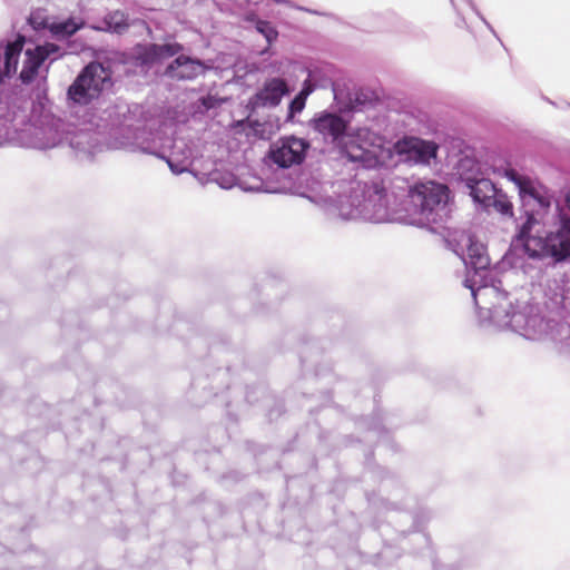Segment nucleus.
Here are the masks:
<instances>
[{"label": "nucleus", "instance_id": "27", "mask_svg": "<svg viewBox=\"0 0 570 570\" xmlns=\"http://www.w3.org/2000/svg\"><path fill=\"white\" fill-rule=\"evenodd\" d=\"M140 149H141V151H144V153H148V154H149V153H151V151H150V149H149V148H147V147H141Z\"/></svg>", "mask_w": 570, "mask_h": 570}, {"label": "nucleus", "instance_id": "16", "mask_svg": "<svg viewBox=\"0 0 570 570\" xmlns=\"http://www.w3.org/2000/svg\"><path fill=\"white\" fill-rule=\"evenodd\" d=\"M35 47L43 57V59L46 61H49V63L45 67L43 79H46L49 72L50 65L59 58H61L63 56V51H61V48L53 42H45L42 45H36Z\"/></svg>", "mask_w": 570, "mask_h": 570}, {"label": "nucleus", "instance_id": "26", "mask_svg": "<svg viewBox=\"0 0 570 570\" xmlns=\"http://www.w3.org/2000/svg\"><path fill=\"white\" fill-rule=\"evenodd\" d=\"M564 205L570 210V190L566 195Z\"/></svg>", "mask_w": 570, "mask_h": 570}, {"label": "nucleus", "instance_id": "2", "mask_svg": "<svg viewBox=\"0 0 570 570\" xmlns=\"http://www.w3.org/2000/svg\"><path fill=\"white\" fill-rule=\"evenodd\" d=\"M466 267L464 285L471 291L479 317L498 328L511 330L525 338H539L548 332L540 309L529 302L513 301L501 291L490 268L484 245L470 233H462L454 248Z\"/></svg>", "mask_w": 570, "mask_h": 570}, {"label": "nucleus", "instance_id": "12", "mask_svg": "<svg viewBox=\"0 0 570 570\" xmlns=\"http://www.w3.org/2000/svg\"><path fill=\"white\" fill-rule=\"evenodd\" d=\"M291 89L287 82L278 77L266 80L263 87L252 98V104L255 107H276L282 101L283 97L288 96Z\"/></svg>", "mask_w": 570, "mask_h": 570}, {"label": "nucleus", "instance_id": "19", "mask_svg": "<svg viewBox=\"0 0 570 570\" xmlns=\"http://www.w3.org/2000/svg\"><path fill=\"white\" fill-rule=\"evenodd\" d=\"M105 22L109 30L117 33H121L129 27L125 13L119 10L108 13Z\"/></svg>", "mask_w": 570, "mask_h": 570}, {"label": "nucleus", "instance_id": "17", "mask_svg": "<svg viewBox=\"0 0 570 570\" xmlns=\"http://www.w3.org/2000/svg\"><path fill=\"white\" fill-rule=\"evenodd\" d=\"M530 304L532 305V303H530ZM533 306H535L540 309L542 317L548 323V332L544 335H542L541 337H539L538 340L551 337L552 340H556V341L557 340L562 341L563 338H566L567 345L570 346V327L568 325H560L558 327V330L554 332L553 327L551 326L550 321L547 320V317L543 315V309L537 304H533Z\"/></svg>", "mask_w": 570, "mask_h": 570}, {"label": "nucleus", "instance_id": "25", "mask_svg": "<svg viewBox=\"0 0 570 570\" xmlns=\"http://www.w3.org/2000/svg\"><path fill=\"white\" fill-rule=\"evenodd\" d=\"M303 197H306L308 200H311L314 204H318L320 197L318 195H303Z\"/></svg>", "mask_w": 570, "mask_h": 570}, {"label": "nucleus", "instance_id": "15", "mask_svg": "<svg viewBox=\"0 0 570 570\" xmlns=\"http://www.w3.org/2000/svg\"><path fill=\"white\" fill-rule=\"evenodd\" d=\"M83 21H77L75 18H68L62 21L50 24V32L58 39H67L83 28Z\"/></svg>", "mask_w": 570, "mask_h": 570}, {"label": "nucleus", "instance_id": "21", "mask_svg": "<svg viewBox=\"0 0 570 570\" xmlns=\"http://www.w3.org/2000/svg\"><path fill=\"white\" fill-rule=\"evenodd\" d=\"M256 29L261 35L264 36L269 45L277 39L278 32L268 21L259 20L256 23Z\"/></svg>", "mask_w": 570, "mask_h": 570}, {"label": "nucleus", "instance_id": "29", "mask_svg": "<svg viewBox=\"0 0 570 570\" xmlns=\"http://www.w3.org/2000/svg\"><path fill=\"white\" fill-rule=\"evenodd\" d=\"M483 21L485 22V26H488L491 29L489 22H487L484 19H483Z\"/></svg>", "mask_w": 570, "mask_h": 570}, {"label": "nucleus", "instance_id": "24", "mask_svg": "<svg viewBox=\"0 0 570 570\" xmlns=\"http://www.w3.org/2000/svg\"><path fill=\"white\" fill-rule=\"evenodd\" d=\"M313 128L321 132V114H315L312 119Z\"/></svg>", "mask_w": 570, "mask_h": 570}, {"label": "nucleus", "instance_id": "20", "mask_svg": "<svg viewBox=\"0 0 570 570\" xmlns=\"http://www.w3.org/2000/svg\"><path fill=\"white\" fill-rule=\"evenodd\" d=\"M311 94V90L303 88L289 102L287 119H293L296 114H299L306 104V98Z\"/></svg>", "mask_w": 570, "mask_h": 570}, {"label": "nucleus", "instance_id": "7", "mask_svg": "<svg viewBox=\"0 0 570 570\" xmlns=\"http://www.w3.org/2000/svg\"><path fill=\"white\" fill-rule=\"evenodd\" d=\"M111 86V71L99 62H90L68 87V106H88Z\"/></svg>", "mask_w": 570, "mask_h": 570}, {"label": "nucleus", "instance_id": "10", "mask_svg": "<svg viewBox=\"0 0 570 570\" xmlns=\"http://www.w3.org/2000/svg\"><path fill=\"white\" fill-rule=\"evenodd\" d=\"M459 170L471 189L473 200L483 207L489 204L498 190L490 179L479 177V165L473 159L465 157L460 160Z\"/></svg>", "mask_w": 570, "mask_h": 570}, {"label": "nucleus", "instance_id": "23", "mask_svg": "<svg viewBox=\"0 0 570 570\" xmlns=\"http://www.w3.org/2000/svg\"><path fill=\"white\" fill-rule=\"evenodd\" d=\"M168 166L170 168V170L174 173V174H181L184 173L186 169L185 167L180 166V165H177V164H174L173 161L168 160Z\"/></svg>", "mask_w": 570, "mask_h": 570}, {"label": "nucleus", "instance_id": "8", "mask_svg": "<svg viewBox=\"0 0 570 570\" xmlns=\"http://www.w3.org/2000/svg\"><path fill=\"white\" fill-rule=\"evenodd\" d=\"M184 50L178 42L139 43L127 55L125 63L136 72L147 75L157 63L173 58Z\"/></svg>", "mask_w": 570, "mask_h": 570}, {"label": "nucleus", "instance_id": "30", "mask_svg": "<svg viewBox=\"0 0 570 570\" xmlns=\"http://www.w3.org/2000/svg\"><path fill=\"white\" fill-rule=\"evenodd\" d=\"M276 2H283V0H275Z\"/></svg>", "mask_w": 570, "mask_h": 570}, {"label": "nucleus", "instance_id": "1", "mask_svg": "<svg viewBox=\"0 0 570 570\" xmlns=\"http://www.w3.org/2000/svg\"><path fill=\"white\" fill-rule=\"evenodd\" d=\"M331 86L334 102L323 112V131L332 137V142L350 161L358 163L365 168L393 166L400 161L428 165L436 156V145L410 137L385 142L384 139L367 128L347 131L352 114L371 100V94L362 89L351 91L350 82L323 66V89Z\"/></svg>", "mask_w": 570, "mask_h": 570}, {"label": "nucleus", "instance_id": "13", "mask_svg": "<svg viewBox=\"0 0 570 570\" xmlns=\"http://www.w3.org/2000/svg\"><path fill=\"white\" fill-rule=\"evenodd\" d=\"M69 145L77 154L92 157L98 148V138L90 130H79L70 136Z\"/></svg>", "mask_w": 570, "mask_h": 570}, {"label": "nucleus", "instance_id": "5", "mask_svg": "<svg viewBox=\"0 0 570 570\" xmlns=\"http://www.w3.org/2000/svg\"><path fill=\"white\" fill-rule=\"evenodd\" d=\"M396 187L402 190L404 224L432 228L449 218L451 209L445 185L430 180L410 187L397 178Z\"/></svg>", "mask_w": 570, "mask_h": 570}, {"label": "nucleus", "instance_id": "14", "mask_svg": "<svg viewBox=\"0 0 570 570\" xmlns=\"http://www.w3.org/2000/svg\"><path fill=\"white\" fill-rule=\"evenodd\" d=\"M36 130V141L33 144L36 148H53L61 141V134L55 124H47Z\"/></svg>", "mask_w": 570, "mask_h": 570}, {"label": "nucleus", "instance_id": "9", "mask_svg": "<svg viewBox=\"0 0 570 570\" xmlns=\"http://www.w3.org/2000/svg\"><path fill=\"white\" fill-rule=\"evenodd\" d=\"M308 148L309 142L307 140L295 136H286L271 145L268 157L278 167L289 168L304 160Z\"/></svg>", "mask_w": 570, "mask_h": 570}, {"label": "nucleus", "instance_id": "6", "mask_svg": "<svg viewBox=\"0 0 570 570\" xmlns=\"http://www.w3.org/2000/svg\"><path fill=\"white\" fill-rule=\"evenodd\" d=\"M26 43L22 33L0 39V96L6 83L16 77L22 85H31L47 62L35 46L24 48Z\"/></svg>", "mask_w": 570, "mask_h": 570}, {"label": "nucleus", "instance_id": "4", "mask_svg": "<svg viewBox=\"0 0 570 570\" xmlns=\"http://www.w3.org/2000/svg\"><path fill=\"white\" fill-rule=\"evenodd\" d=\"M397 179L374 180L370 184L360 180H337L331 184L323 209L342 219H362L371 223H404L402 190Z\"/></svg>", "mask_w": 570, "mask_h": 570}, {"label": "nucleus", "instance_id": "18", "mask_svg": "<svg viewBox=\"0 0 570 570\" xmlns=\"http://www.w3.org/2000/svg\"><path fill=\"white\" fill-rule=\"evenodd\" d=\"M485 208H490L492 207L495 212L504 215V216H509L511 217L513 215V212H512V203L509 200V198L507 197V195L498 191L493 198H491V200L489 202V204H485L484 205Z\"/></svg>", "mask_w": 570, "mask_h": 570}, {"label": "nucleus", "instance_id": "28", "mask_svg": "<svg viewBox=\"0 0 570 570\" xmlns=\"http://www.w3.org/2000/svg\"><path fill=\"white\" fill-rule=\"evenodd\" d=\"M451 1H452L453 6H455V7L458 6V3H456V2H458L459 0H451Z\"/></svg>", "mask_w": 570, "mask_h": 570}, {"label": "nucleus", "instance_id": "22", "mask_svg": "<svg viewBox=\"0 0 570 570\" xmlns=\"http://www.w3.org/2000/svg\"><path fill=\"white\" fill-rule=\"evenodd\" d=\"M200 102L208 110V109L216 107L217 99L214 96L208 95V96L202 97Z\"/></svg>", "mask_w": 570, "mask_h": 570}, {"label": "nucleus", "instance_id": "11", "mask_svg": "<svg viewBox=\"0 0 570 570\" xmlns=\"http://www.w3.org/2000/svg\"><path fill=\"white\" fill-rule=\"evenodd\" d=\"M208 67L204 61L189 56L176 55V58L168 63L165 76L173 80H194L205 73Z\"/></svg>", "mask_w": 570, "mask_h": 570}, {"label": "nucleus", "instance_id": "3", "mask_svg": "<svg viewBox=\"0 0 570 570\" xmlns=\"http://www.w3.org/2000/svg\"><path fill=\"white\" fill-rule=\"evenodd\" d=\"M498 173L515 185L527 217L514 247L521 246L532 258L551 256L562 261L570 257V218L559 203L552 204L550 190L513 168L505 167Z\"/></svg>", "mask_w": 570, "mask_h": 570}]
</instances>
